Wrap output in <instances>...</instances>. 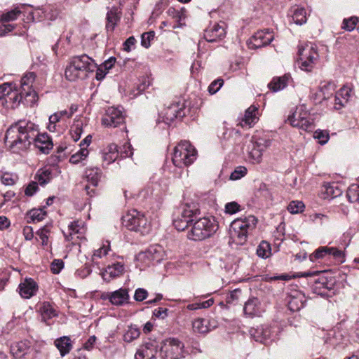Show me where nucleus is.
<instances>
[{
	"label": "nucleus",
	"mask_w": 359,
	"mask_h": 359,
	"mask_svg": "<svg viewBox=\"0 0 359 359\" xmlns=\"http://www.w3.org/2000/svg\"><path fill=\"white\" fill-rule=\"evenodd\" d=\"M165 252L163 248L159 245L149 246L145 251L140 252L137 255V259L146 266L154 263H158L165 257Z\"/></svg>",
	"instance_id": "f8f14e48"
},
{
	"label": "nucleus",
	"mask_w": 359,
	"mask_h": 359,
	"mask_svg": "<svg viewBox=\"0 0 359 359\" xmlns=\"http://www.w3.org/2000/svg\"><path fill=\"white\" fill-rule=\"evenodd\" d=\"M315 138L319 140L321 144H325L329 140V134L327 131L317 130L315 132Z\"/></svg>",
	"instance_id": "680f3d73"
},
{
	"label": "nucleus",
	"mask_w": 359,
	"mask_h": 359,
	"mask_svg": "<svg viewBox=\"0 0 359 359\" xmlns=\"http://www.w3.org/2000/svg\"><path fill=\"white\" fill-rule=\"evenodd\" d=\"M38 182L41 185L48 184L53 178L52 171L48 168H44L39 171Z\"/></svg>",
	"instance_id": "4c0bfd02"
},
{
	"label": "nucleus",
	"mask_w": 359,
	"mask_h": 359,
	"mask_svg": "<svg viewBox=\"0 0 359 359\" xmlns=\"http://www.w3.org/2000/svg\"><path fill=\"white\" fill-rule=\"evenodd\" d=\"M303 116H300V119H296L297 114H292L287 119L292 126L301 128L304 130H311L313 128V120L310 117L308 111H303Z\"/></svg>",
	"instance_id": "6ab92c4d"
},
{
	"label": "nucleus",
	"mask_w": 359,
	"mask_h": 359,
	"mask_svg": "<svg viewBox=\"0 0 359 359\" xmlns=\"http://www.w3.org/2000/svg\"><path fill=\"white\" fill-rule=\"evenodd\" d=\"M82 132V123L77 122L71 130V135L74 142H77L80 139Z\"/></svg>",
	"instance_id": "5fc2aeb1"
},
{
	"label": "nucleus",
	"mask_w": 359,
	"mask_h": 359,
	"mask_svg": "<svg viewBox=\"0 0 359 359\" xmlns=\"http://www.w3.org/2000/svg\"><path fill=\"white\" fill-rule=\"evenodd\" d=\"M88 150L86 147H81L79 151L70 157L69 162L73 164H76L85 159L88 156Z\"/></svg>",
	"instance_id": "79ce46f5"
},
{
	"label": "nucleus",
	"mask_w": 359,
	"mask_h": 359,
	"mask_svg": "<svg viewBox=\"0 0 359 359\" xmlns=\"http://www.w3.org/2000/svg\"><path fill=\"white\" fill-rule=\"evenodd\" d=\"M241 294V290L240 289H235L230 292V293L226 297V303H233L238 299Z\"/></svg>",
	"instance_id": "0e129e2a"
},
{
	"label": "nucleus",
	"mask_w": 359,
	"mask_h": 359,
	"mask_svg": "<svg viewBox=\"0 0 359 359\" xmlns=\"http://www.w3.org/2000/svg\"><path fill=\"white\" fill-rule=\"evenodd\" d=\"M64 266V263L61 259H55L51 264V271L55 273H59Z\"/></svg>",
	"instance_id": "69168bd1"
},
{
	"label": "nucleus",
	"mask_w": 359,
	"mask_h": 359,
	"mask_svg": "<svg viewBox=\"0 0 359 359\" xmlns=\"http://www.w3.org/2000/svg\"><path fill=\"white\" fill-rule=\"evenodd\" d=\"M304 297L301 293L297 292L296 295L290 297L287 306L291 311H298L304 307Z\"/></svg>",
	"instance_id": "c85d7f7f"
},
{
	"label": "nucleus",
	"mask_w": 359,
	"mask_h": 359,
	"mask_svg": "<svg viewBox=\"0 0 359 359\" xmlns=\"http://www.w3.org/2000/svg\"><path fill=\"white\" fill-rule=\"evenodd\" d=\"M102 299L109 301L116 306H122L128 302L129 294L127 289L120 288L112 292H107L102 295Z\"/></svg>",
	"instance_id": "aec40b11"
},
{
	"label": "nucleus",
	"mask_w": 359,
	"mask_h": 359,
	"mask_svg": "<svg viewBox=\"0 0 359 359\" xmlns=\"http://www.w3.org/2000/svg\"><path fill=\"white\" fill-rule=\"evenodd\" d=\"M197 155V150L190 142L184 140L175 147L172 161L176 167L182 168L192 164Z\"/></svg>",
	"instance_id": "20e7f679"
},
{
	"label": "nucleus",
	"mask_w": 359,
	"mask_h": 359,
	"mask_svg": "<svg viewBox=\"0 0 359 359\" xmlns=\"http://www.w3.org/2000/svg\"><path fill=\"white\" fill-rule=\"evenodd\" d=\"M271 144L269 140L252 137L247 146L248 158L253 163H259L262 161L263 152Z\"/></svg>",
	"instance_id": "9b49d317"
},
{
	"label": "nucleus",
	"mask_w": 359,
	"mask_h": 359,
	"mask_svg": "<svg viewBox=\"0 0 359 359\" xmlns=\"http://www.w3.org/2000/svg\"><path fill=\"white\" fill-rule=\"evenodd\" d=\"M42 317L45 318H50L56 316L55 309L48 302H44L41 308Z\"/></svg>",
	"instance_id": "a18cd8bd"
},
{
	"label": "nucleus",
	"mask_w": 359,
	"mask_h": 359,
	"mask_svg": "<svg viewBox=\"0 0 359 359\" xmlns=\"http://www.w3.org/2000/svg\"><path fill=\"white\" fill-rule=\"evenodd\" d=\"M291 80V76L289 74H285L282 76L273 77L268 86L273 92H278L284 89Z\"/></svg>",
	"instance_id": "b1692460"
},
{
	"label": "nucleus",
	"mask_w": 359,
	"mask_h": 359,
	"mask_svg": "<svg viewBox=\"0 0 359 359\" xmlns=\"http://www.w3.org/2000/svg\"><path fill=\"white\" fill-rule=\"evenodd\" d=\"M351 90L349 88H347V87L341 88L336 93L334 100L337 101V100H339V97H341V98L344 100V102H347L351 97Z\"/></svg>",
	"instance_id": "6e6d98bb"
},
{
	"label": "nucleus",
	"mask_w": 359,
	"mask_h": 359,
	"mask_svg": "<svg viewBox=\"0 0 359 359\" xmlns=\"http://www.w3.org/2000/svg\"><path fill=\"white\" fill-rule=\"evenodd\" d=\"M38 190V184L37 182H31L25 189V193L26 196H32L34 193Z\"/></svg>",
	"instance_id": "774afa93"
},
{
	"label": "nucleus",
	"mask_w": 359,
	"mask_h": 359,
	"mask_svg": "<svg viewBox=\"0 0 359 359\" xmlns=\"http://www.w3.org/2000/svg\"><path fill=\"white\" fill-rule=\"evenodd\" d=\"M224 33V29L219 25H217L213 29L206 31L205 38L208 41H215L217 37L220 36Z\"/></svg>",
	"instance_id": "c9c22d12"
},
{
	"label": "nucleus",
	"mask_w": 359,
	"mask_h": 359,
	"mask_svg": "<svg viewBox=\"0 0 359 359\" xmlns=\"http://www.w3.org/2000/svg\"><path fill=\"white\" fill-rule=\"evenodd\" d=\"M184 344L180 340L170 338L165 340L160 349L163 359H181L184 357Z\"/></svg>",
	"instance_id": "9d476101"
},
{
	"label": "nucleus",
	"mask_w": 359,
	"mask_h": 359,
	"mask_svg": "<svg viewBox=\"0 0 359 359\" xmlns=\"http://www.w3.org/2000/svg\"><path fill=\"white\" fill-rule=\"evenodd\" d=\"M32 142L44 154H48L53 147L49 136L46 133L39 134L38 126L31 121H19L6 133V144L13 153L26 150Z\"/></svg>",
	"instance_id": "f257e3e1"
},
{
	"label": "nucleus",
	"mask_w": 359,
	"mask_h": 359,
	"mask_svg": "<svg viewBox=\"0 0 359 359\" xmlns=\"http://www.w3.org/2000/svg\"><path fill=\"white\" fill-rule=\"evenodd\" d=\"M35 74L29 72L22 77L20 85H18V90L24 100L25 105H33L37 100L36 93L32 89V84L35 80Z\"/></svg>",
	"instance_id": "1a4fd4ad"
},
{
	"label": "nucleus",
	"mask_w": 359,
	"mask_h": 359,
	"mask_svg": "<svg viewBox=\"0 0 359 359\" xmlns=\"http://www.w3.org/2000/svg\"><path fill=\"white\" fill-rule=\"evenodd\" d=\"M191 229L187 233V238L193 241H202L209 238L217 229L215 221L204 217L195 219Z\"/></svg>",
	"instance_id": "39448f33"
},
{
	"label": "nucleus",
	"mask_w": 359,
	"mask_h": 359,
	"mask_svg": "<svg viewBox=\"0 0 359 359\" xmlns=\"http://www.w3.org/2000/svg\"><path fill=\"white\" fill-rule=\"evenodd\" d=\"M125 270L124 265L120 262H116L109 265L105 269V274L109 275L110 278H116L123 274Z\"/></svg>",
	"instance_id": "2f4dec72"
},
{
	"label": "nucleus",
	"mask_w": 359,
	"mask_h": 359,
	"mask_svg": "<svg viewBox=\"0 0 359 359\" xmlns=\"http://www.w3.org/2000/svg\"><path fill=\"white\" fill-rule=\"evenodd\" d=\"M158 343L156 340L149 339L142 346H140L135 354V358H154L158 352Z\"/></svg>",
	"instance_id": "f3484780"
},
{
	"label": "nucleus",
	"mask_w": 359,
	"mask_h": 359,
	"mask_svg": "<svg viewBox=\"0 0 359 359\" xmlns=\"http://www.w3.org/2000/svg\"><path fill=\"white\" fill-rule=\"evenodd\" d=\"M250 337L256 341L269 344L275 340L277 335V327L269 325H262L249 330Z\"/></svg>",
	"instance_id": "ddd939ff"
},
{
	"label": "nucleus",
	"mask_w": 359,
	"mask_h": 359,
	"mask_svg": "<svg viewBox=\"0 0 359 359\" xmlns=\"http://www.w3.org/2000/svg\"><path fill=\"white\" fill-rule=\"evenodd\" d=\"M3 95L6 96V103L9 104L10 108L15 109L22 102V95H20L18 85L15 83H5L0 86Z\"/></svg>",
	"instance_id": "4468645a"
},
{
	"label": "nucleus",
	"mask_w": 359,
	"mask_h": 359,
	"mask_svg": "<svg viewBox=\"0 0 359 359\" xmlns=\"http://www.w3.org/2000/svg\"><path fill=\"white\" fill-rule=\"evenodd\" d=\"M140 334V330L136 327L130 326L123 335V340L130 343L137 339Z\"/></svg>",
	"instance_id": "a19ab883"
},
{
	"label": "nucleus",
	"mask_w": 359,
	"mask_h": 359,
	"mask_svg": "<svg viewBox=\"0 0 359 359\" xmlns=\"http://www.w3.org/2000/svg\"><path fill=\"white\" fill-rule=\"evenodd\" d=\"M96 63L86 54L76 55L69 59L65 76L70 81L82 80L88 77V73L95 70Z\"/></svg>",
	"instance_id": "f03ea898"
},
{
	"label": "nucleus",
	"mask_w": 359,
	"mask_h": 359,
	"mask_svg": "<svg viewBox=\"0 0 359 359\" xmlns=\"http://www.w3.org/2000/svg\"><path fill=\"white\" fill-rule=\"evenodd\" d=\"M15 28V25L13 24H3L0 26V36H5L6 34L10 33Z\"/></svg>",
	"instance_id": "338daca9"
},
{
	"label": "nucleus",
	"mask_w": 359,
	"mask_h": 359,
	"mask_svg": "<svg viewBox=\"0 0 359 359\" xmlns=\"http://www.w3.org/2000/svg\"><path fill=\"white\" fill-rule=\"evenodd\" d=\"M123 224L130 231L144 234L149 231L147 219L143 213L136 210L129 211L122 217Z\"/></svg>",
	"instance_id": "0eeeda50"
},
{
	"label": "nucleus",
	"mask_w": 359,
	"mask_h": 359,
	"mask_svg": "<svg viewBox=\"0 0 359 359\" xmlns=\"http://www.w3.org/2000/svg\"><path fill=\"white\" fill-rule=\"evenodd\" d=\"M358 22L355 17H351L348 19H344L342 24V28L347 31H352L355 29Z\"/></svg>",
	"instance_id": "864d4df0"
},
{
	"label": "nucleus",
	"mask_w": 359,
	"mask_h": 359,
	"mask_svg": "<svg viewBox=\"0 0 359 359\" xmlns=\"http://www.w3.org/2000/svg\"><path fill=\"white\" fill-rule=\"evenodd\" d=\"M292 20L297 25H302L306 22V11L302 7H294L292 10Z\"/></svg>",
	"instance_id": "473e14b6"
},
{
	"label": "nucleus",
	"mask_w": 359,
	"mask_h": 359,
	"mask_svg": "<svg viewBox=\"0 0 359 359\" xmlns=\"http://www.w3.org/2000/svg\"><path fill=\"white\" fill-rule=\"evenodd\" d=\"M22 11L18 7H15L13 9L5 12L0 15V22H12L18 18L21 15Z\"/></svg>",
	"instance_id": "f704fd0d"
},
{
	"label": "nucleus",
	"mask_w": 359,
	"mask_h": 359,
	"mask_svg": "<svg viewBox=\"0 0 359 359\" xmlns=\"http://www.w3.org/2000/svg\"><path fill=\"white\" fill-rule=\"evenodd\" d=\"M248 170L244 166H238L230 175L231 180H238L245 176Z\"/></svg>",
	"instance_id": "8fccbe9b"
},
{
	"label": "nucleus",
	"mask_w": 359,
	"mask_h": 359,
	"mask_svg": "<svg viewBox=\"0 0 359 359\" xmlns=\"http://www.w3.org/2000/svg\"><path fill=\"white\" fill-rule=\"evenodd\" d=\"M17 177L9 173H5L1 178V182L6 186L13 185L16 182Z\"/></svg>",
	"instance_id": "052dcab7"
},
{
	"label": "nucleus",
	"mask_w": 359,
	"mask_h": 359,
	"mask_svg": "<svg viewBox=\"0 0 359 359\" xmlns=\"http://www.w3.org/2000/svg\"><path fill=\"white\" fill-rule=\"evenodd\" d=\"M224 81L222 79H218L217 80H215L212 81L209 87H208V92L211 94H215L223 86Z\"/></svg>",
	"instance_id": "13d9d810"
},
{
	"label": "nucleus",
	"mask_w": 359,
	"mask_h": 359,
	"mask_svg": "<svg viewBox=\"0 0 359 359\" xmlns=\"http://www.w3.org/2000/svg\"><path fill=\"white\" fill-rule=\"evenodd\" d=\"M184 108V104L180 102L171 104L163 112V121L170 124L175 118H182L185 115Z\"/></svg>",
	"instance_id": "a211bd4d"
},
{
	"label": "nucleus",
	"mask_w": 359,
	"mask_h": 359,
	"mask_svg": "<svg viewBox=\"0 0 359 359\" xmlns=\"http://www.w3.org/2000/svg\"><path fill=\"white\" fill-rule=\"evenodd\" d=\"M271 254L269 244L266 241H262L257 249V255L262 258H266Z\"/></svg>",
	"instance_id": "c03bdc74"
},
{
	"label": "nucleus",
	"mask_w": 359,
	"mask_h": 359,
	"mask_svg": "<svg viewBox=\"0 0 359 359\" xmlns=\"http://www.w3.org/2000/svg\"><path fill=\"white\" fill-rule=\"evenodd\" d=\"M118 157L117 145L111 143L103 149L102 158L107 165L113 163Z\"/></svg>",
	"instance_id": "393cba45"
},
{
	"label": "nucleus",
	"mask_w": 359,
	"mask_h": 359,
	"mask_svg": "<svg viewBox=\"0 0 359 359\" xmlns=\"http://www.w3.org/2000/svg\"><path fill=\"white\" fill-rule=\"evenodd\" d=\"M323 198L332 199L337 198L342 194V191L335 183H329L324 186Z\"/></svg>",
	"instance_id": "7c9ffc66"
},
{
	"label": "nucleus",
	"mask_w": 359,
	"mask_h": 359,
	"mask_svg": "<svg viewBox=\"0 0 359 359\" xmlns=\"http://www.w3.org/2000/svg\"><path fill=\"white\" fill-rule=\"evenodd\" d=\"M148 296V292L145 289L138 288L135 290L134 299L137 302H142Z\"/></svg>",
	"instance_id": "e2e57ef3"
},
{
	"label": "nucleus",
	"mask_w": 359,
	"mask_h": 359,
	"mask_svg": "<svg viewBox=\"0 0 359 359\" xmlns=\"http://www.w3.org/2000/svg\"><path fill=\"white\" fill-rule=\"evenodd\" d=\"M54 344L59 350L62 356H64L69 353L72 348V344L71 343L70 338L67 336L57 339Z\"/></svg>",
	"instance_id": "cd10ccee"
},
{
	"label": "nucleus",
	"mask_w": 359,
	"mask_h": 359,
	"mask_svg": "<svg viewBox=\"0 0 359 359\" xmlns=\"http://www.w3.org/2000/svg\"><path fill=\"white\" fill-rule=\"evenodd\" d=\"M304 204L299 201H293L290 203L287 210L292 214H297L303 211Z\"/></svg>",
	"instance_id": "de8ad7c7"
},
{
	"label": "nucleus",
	"mask_w": 359,
	"mask_h": 359,
	"mask_svg": "<svg viewBox=\"0 0 359 359\" xmlns=\"http://www.w3.org/2000/svg\"><path fill=\"white\" fill-rule=\"evenodd\" d=\"M347 197L351 203L359 201V184H353L348 187Z\"/></svg>",
	"instance_id": "37998d69"
},
{
	"label": "nucleus",
	"mask_w": 359,
	"mask_h": 359,
	"mask_svg": "<svg viewBox=\"0 0 359 359\" xmlns=\"http://www.w3.org/2000/svg\"><path fill=\"white\" fill-rule=\"evenodd\" d=\"M273 39V34L269 29L259 30L249 39L248 45L250 49H257L269 45Z\"/></svg>",
	"instance_id": "dca6fc26"
},
{
	"label": "nucleus",
	"mask_w": 359,
	"mask_h": 359,
	"mask_svg": "<svg viewBox=\"0 0 359 359\" xmlns=\"http://www.w3.org/2000/svg\"><path fill=\"white\" fill-rule=\"evenodd\" d=\"M84 232L85 229L82 222L74 221L69 224L68 231L67 233L64 232V236L67 241L74 242L75 237L76 238H81Z\"/></svg>",
	"instance_id": "4be33fe9"
},
{
	"label": "nucleus",
	"mask_w": 359,
	"mask_h": 359,
	"mask_svg": "<svg viewBox=\"0 0 359 359\" xmlns=\"http://www.w3.org/2000/svg\"><path fill=\"white\" fill-rule=\"evenodd\" d=\"M257 222V218L252 215L233 220L229 229V245H243L247 241L249 233L255 228Z\"/></svg>",
	"instance_id": "7ed1b4c3"
},
{
	"label": "nucleus",
	"mask_w": 359,
	"mask_h": 359,
	"mask_svg": "<svg viewBox=\"0 0 359 359\" xmlns=\"http://www.w3.org/2000/svg\"><path fill=\"white\" fill-rule=\"evenodd\" d=\"M154 38V32H149L142 34L141 44L144 48H149L150 46V41Z\"/></svg>",
	"instance_id": "bf43d9fd"
},
{
	"label": "nucleus",
	"mask_w": 359,
	"mask_h": 359,
	"mask_svg": "<svg viewBox=\"0 0 359 359\" xmlns=\"http://www.w3.org/2000/svg\"><path fill=\"white\" fill-rule=\"evenodd\" d=\"M328 256H332L338 262L343 263L345 261L344 252L335 248H329Z\"/></svg>",
	"instance_id": "09e8293b"
},
{
	"label": "nucleus",
	"mask_w": 359,
	"mask_h": 359,
	"mask_svg": "<svg viewBox=\"0 0 359 359\" xmlns=\"http://www.w3.org/2000/svg\"><path fill=\"white\" fill-rule=\"evenodd\" d=\"M27 215L30 219L27 220V222H38L44 219L46 212L43 208L33 209L28 212Z\"/></svg>",
	"instance_id": "e433bc0d"
},
{
	"label": "nucleus",
	"mask_w": 359,
	"mask_h": 359,
	"mask_svg": "<svg viewBox=\"0 0 359 359\" xmlns=\"http://www.w3.org/2000/svg\"><path fill=\"white\" fill-rule=\"evenodd\" d=\"M329 247H321L317 249L313 254L310 255V259L314 262L316 259L323 258L328 255Z\"/></svg>",
	"instance_id": "603ef678"
},
{
	"label": "nucleus",
	"mask_w": 359,
	"mask_h": 359,
	"mask_svg": "<svg viewBox=\"0 0 359 359\" xmlns=\"http://www.w3.org/2000/svg\"><path fill=\"white\" fill-rule=\"evenodd\" d=\"M298 53L300 68L306 72L311 71L319 57L316 46L307 43L299 47Z\"/></svg>",
	"instance_id": "6e6552de"
},
{
	"label": "nucleus",
	"mask_w": 359,
	"mask_h": 359,
	"mask_svg": "<svg viewBox=\"0 0 359 359\" xmlns=\"http://www.w3.org/2000/svg\"><path fill=\"white\" fill-rule=\"evenodd\" d=\"M213 299H209L207 301L201 303H194L187 305V308L189 310H197L200 309H206L213 304Z\"/></svg>",
	"instance_id": "3c124183"
},
{
	"label": "nucleus",
	"mask_w": 359,
	"mask_h": 359,
	"mask_svg": "<svg viewBox=\"0 0 359 359\" xmlns=\"http://www.w3.org/2000/svg\"><path fill=\"white\" fill-rule=\"evenodd\" d=\"M30 348V342L28 341H21L15 342L11 346V353L15 358H21L27 353Z\"/></svg>",
	"instance_id": "a878e982"
},
{
	"label": "nucleus",
	"mask_w": 359,
	"mask_h": 359,
	"mask_svg": "<svg viewBox=\"0 0 359 359\" xmlns=\"http://www.w3.org/2000/svg\"><path fill=\"white\" fill-rule=\"evenodd\" d=\"M213 323L214 325H211L210 321L204 318L196 319L192 323L193 330L195 332L201 334L207 333L211 330V329L216 327L215 322H213Z\"/></svg>",
	"instance_id": "bb28decb"
},
{
	"label": "nucleus",
	"mask_w": 359,
	"mask_h": 359,
	"mask_svg": "<svg viewBox=\"0 0 359 359\" xmlns=\"http://www.w3.org/2000/svg\"><path fill=\"white\" fill-rule=\"evenodd\" d=\"M342 334L340 331L335 330H331L328 332L327 337L325 339V343L330 344L332 346H337L341 343V337Z\"/></svg>",
	"instance_id": "ea45409f"
},
{
	"label": "nucleus",
	"mask_w": 359,
	"mask_h": 359,
	"mask_svg": "<svg viewBox=\"0 0 359 359\" xmlns=\"http://www.w3.org/2000/svg\"><path fill=\"white\" fill-rule=\"evenodd\" d=\"M257 299H249L244 306L243 311L245 314L248 315L250 316H252L257 314Z\"/></svg>",
	"instance_id": "58836bf2"
},
{
	"label": "nucleus",
	"mask_w": 359,
	"mask_h": 359,
	"mask_svg": "<svg viewBox=\"0 0 359 359\" xmlns=\"http://www.w3.org/2000/svg\"><path fill=\"white\" fill-rule=\"evenodd\" d=\"M258 120V107L255 105H251L245 110V114L241 119V125L242 127L248 126L251 128Z\"/></svg>",
	"instance_id": "5701e85b"
},
{
	"label": "nucleus",
	"mask_w": 359,
	"mask_h": 359,
	"mask_svg": "<svg viewBox=\"0 0 359 359\" xmlns=\"http://www.w3.org/2000/svg\"><path fill=\"white\" fill-rule=\"evenodd\" d=\"M18 289L22 297L29 299L36 294L38 285L32 278H26L19 285Z\"/></svg>",
	"instance_id": "412c9836"
},
{
	"label": "nucleus",
	"mask_w": 359,
	"mask_h": 359,
	"mask_svg": "<svg viewBox=\"0 0 359 359\" xmlns=\"http://www.w3.org/2000/svg\"><path fill=\"white\" fill-rule=\"evenodd\" d=\"M120 15L116 8H112L107 12L106 29L107 32H112L120 20Z\"/></svg>",
	"instance_id": "c756f323"
},
{
	"label": "nucleus",
	"mask_w": 359,
	"mask_h": 359,
	"mask_svg": "<svg viewBox=\"0 0 359 359\" xmlns=\"http://www.w3.org/2000/svg\"><path fill=\"white\" fill-rule=\"evenodd\" d=\"M110 250L109 243L107 241V244H103L101 248L97 250H95L92 256L93 261H95L96 259L102 258V257L107 255L108 252Z\"/></svg>",
	"instance_id": "49530a36"
},
{
	"label": "nucleus",
	"mask_w": 359,
	"mask_h": 359,
	"mask_svg": "<svg viewBox=\"0 0 359 359\" xmlns=\"http://www.w3.org/2000/svg\"><path fill=\"white\" fill-rule=\"evenodd\" d=\"M242 210L241 205L236 201L226 203V214L233 215Z\"/></svg>",
	"instance_id": "4d7b16f0"
},
{
	"label": "nucleus",
	"mask_w": 359,
	"mask_h": 359,
	"mask_svg": "<svg viewBox=\"0 0 359 359\" xmlns=\"http://www.w3.org/2000/svg\"><path fill=\"white\" fill-rule=\"evenodd\" d=\"M124 122L125 116L119 107H109L102 118V124L106 127L116 128L123 124Z\"/></svg>",
	"instance_id": "2eb2a0df"
},
{
	"label": "nucleus",
	"mask_w": 359,
	"mask_h": 359,
	"mask_svg": "<svg viewBox=\"0 0 359 359\" xmlns=\"http://www.w3.org/2000/svg\"><path fill=\"white\" fill-rule=\"evenodd\" d=\"M199 215L200 210L196 203H186L182 207L180 215L173 219V225L177 231H184Z\"/></svg>",
	"instance_id": "423d86ee"
},
{
	"label": "nucleus",
	"mask_w": 359,
	"mask_h": 359,
	"mask_svg": "<svg viewBox=\"0 0 359 359\" xmlns=\"http://www.w3.org/2000/svg\"><path fill=\"white\" fill-rule=\"evenodd\" d=\"M100 177L101 172L98 168H90L86 170V178L88 180V182L93 187L97 186Z\"/></svg>",
	"instance_id": "72a5a7b5"
}]
</instances>
